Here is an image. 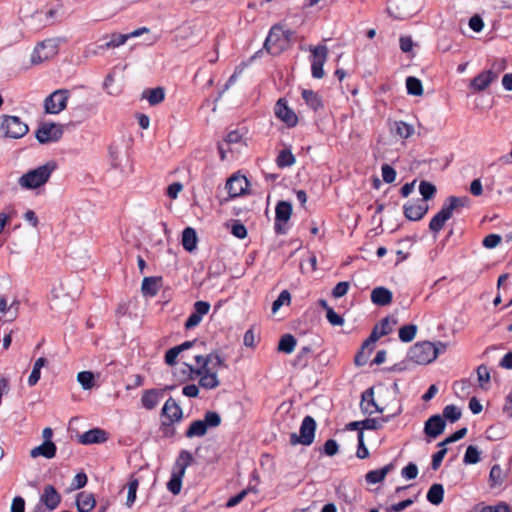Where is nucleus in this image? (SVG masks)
I'll use <instances>...</instances> for the list:
<instances>
[{
	"instance_id": "f257e3e1",
	"label": "nucleus",
	"mask_w": 512,
	"mask_h": 512,
	"mask_svg": "<svg viewBox=\"0 0 512 512\" xmlns=\"http://www.w3.org/2000/svg\"><path fill=\"white\" fill-rule=\"evenodd\" d=\"M197 367L187 365L189 379L199 378V386L206 390H212L220 385L218 379L219 370L225 366L224 360L218 353H210L206 356L195 355Z\"/></svg>"
},
{
	"instance_id": "f03ea898",
	"label": "nucleus",
	"mask_w": 512,
	"mask_h": 512,
	"mask_svg": "<svg viewBox=\"0 0 512 512\" xmlns=\"http://www.w3.org/2000/svg\"><path fill=\"white\" fill-rule=\"evenodd\" d=\"M57 169L55 161H48L35 169L29 170L18 179V184L26 190L37 189L45 185Z\"/></svg>"
},
{
	"instance_id": "7ed1b4c3",
	"label": "nucleus",
	"mask_w": 512,
	"mask_h": 512,
	"mask_svg": "<svg viewBox=\"0 0 512 512\" xmlns=\"http://www.w3.org/2000/svg\"><path fill=\"white\" fill-rule=\"evenodd\" d=\"M193 457L192 454L187 450H182L176 459L172 473L171 478L167 483V489L174 495H177L181 491L182 487V479L184 477L186 468L190 465L192 462Z\"/></svg>"
},
{
	"instance_id": "20e7f679",
	"label": "nucleus",
	"mask_w": 512,
	"mask_h": 512,
	"mask_svg": "<svg viewBox=\"0 0 512 512\" xmlns=\"http://www.w3.org/2000/svg\"><path fill=\"white\" fill-rule=\"evenodd\" d=\"M29 131L28 125L18 116L3 115L0 122V132L6 138L19 139Z\"/></svg>"
},
{
	"instance_id": "39448f33",
	"label": "nucleus",
	"mask_w": 512,
	"mask_h": 512,
	"mask_svg": "<svg viewBox=\"0 0 512 512\" xmlns=\"http://www.w3.org/2000/svg\"><path fill=\"white\" fill-rule=\"evenodd\" d=\"M221 424V417L215 411H208L201 420L193 421L185 432L187 438L202 437L209 428H216Z\"/></svg>"
},
{
	"instance_id": "423d86ee",
	"label": "nucleus",
	"mask_w": 512,
	"mask_h": 512,
	"mask_svg": "<svg viewBox=\"0 0 512 512\" xmlns=\"http://www.w3.org/2000/svg\"><path fill=\"white\" fill-rule=\"evenodd\" d=\"M264 48L271 55H278L287 48V37L283 27L275 25L270 29Z\"/></svg>"
},
{
	"instance_id": "0eeeda50",
	"label": "nucleus",
	"mask_w": 512,
	"mask_h": 512,
	"mask_svg": "<svg viewBox=\"0 0 512 512\" xmlns=\"http://www.w3.org/2000/svg\"><path fill=\"white\" fill-rule=\"evenodd\" d=\"M316 430V421L311 416H305L300 426V435L292 433L290 443L292 445L302 444L309 446L313 443Z\"/></svg>"
},
{
	"instance_id": "6e6552de",
	"label": "nucleus",
	"mask_w": 512,
	"mask_h": 512,
	"mask_svg": "<svg viewBox=\"0 0 512 512\" xmlns=\"http://www.w3.org/2000/svg\"><path fill=\"white\" fill-rule=\"evenodd\" d=\"M311 52V74L316 79H321L324 76L323 66L327 60L328 48L325 45L309 46Z\"/></svg>"
},
{
	"instance_id": "1a4fd4ad",
	"label": "nucleus",
	"mask_w": 512,
	"mask_h": 512,
	"mask_svg": "<svg viewBox=\"0 0 512 512\" xmlns=\"http://www.w3.org/2000/svg\"><path fill=\"white\" fill-rule=\"evenodd\" d=\"M59 50L58 41L56 39H46L36 45L31 55V61L34 64L53 58Z\"/></svg>"
},
{
	"instance_id": "9d476101",
	"label": "nucleus",
	"mask_w": 512,
	"mask_h": 512,
	"mask_svg": "<svg viewBox=\"0 0 512 512\" xmlns=\"http://www.w3.org/2000/svg\"><path fill=\"white\" fill-rule=\"evenodd\" d=\"M292 215V205L287 201H280L275 208L274 229L277 234L283 235L288 231V221Z\"/></svg>"
},
{
	"instance_id": "9b49d317",
	"label": "nucleus",
	"mask_w": 512,
	"mask_h": 512,
	"mask_svg": "<svg viewBox=\"0 0 512 512\" xmlns=\"http://www.w3.org/2000/svg\"><path fill=\"white\" fill-rule=\"evenodd\" d=\"M439 346L429 341L418 342V365H426L433 362L440 351L446 350V345L439 342Z\"/></svg>"
},
{
	"instance_id": "f8f14e48",
	"label": "nucleus",
	"mask_w": 512,
	"mask_h": 512,
	"mask_svg": "<svg viewBox=\"0 0 512 512\" xmlns=\"http://www.w3.org/2000/svg\"><path fill=\"white\" fill-rule=\"evenodd\" d=\"M63 135V127L56 123H43L36 131V139L41 144L58 141Z\"/></svg>"
},
{
	"instance_id": "ddd939ff",
	"label": "nucleus",
	"mask_w": 512,
	"mask_h": 512,
	"mask_svg": "<svg viewBox=\"0 0 512 512\" xmlns=\"http://www.w3.org/2000/svg\"><path fill=\"white\" fill-rule=\"evenodd\" d=\"M68 91L61 89L50 94L44 101L45 112L48 114H58L67 106Z\"/></svg>"
},
{
	"instance_id": "4468645a",
	"label": "nucleus",
	"mask_w": 512,
	"mask_h": 512,
	"mask_svg": "<svg viewBox=\"0 0 512 512\" xmlns=\"http://www.w3.org/2000/svg\"><path fill=\"white\" fill-rule=\"evenodd\" d=\"M413 0H391L387 11L391 17L403 20L412 15Z\"/></svg>"
},
{
	"instance_id": "2eb2a0df",
	"label": "nucleus",
	"mask_w": 512,
	"mask_h": 512,
	"mask_svg": "<svg viewBox=\"0 0 512 512\" xmlns=\"http://www.w3.org/2000/svg\"><path fill=\"white\" fill-rule=\"evenodd\" d=\"M497 78L498 72L491 69L484 70L470 81L469 88L473 93L482 92L486 90Z\"/></svg>"
},
{
	"instance_id": "dca6fc26",
	"label": "nucleus",
	"mask_w": 512,
	"mask_h": 512,
	"mask_svg": "<svg viewBox=\"0 0 512 512\" xmlns=\"http://www.w3.org/2000/svg\"><path fill=\"white\" fill-rule=\"evenodd\" d=\"M274 113L278 119L287 125V127H295L298 123L296 113L288 107L287 102L283 98H280L276 102Z\"/></svg>"
},
{
	"instance_id": "f3484780",
	"label": "nucleus",
	"mask_w": 512,
	"mask_h": 512,
	"mask_svg": "<svg viewBox=\"0 0 512 512\" xmlns=\"http://www.w3.org/2000/svg\"><path fill=\"white\" fill-rule=\"evenodd\" d=\"M193 308V312L185 322V328L188 330L200 324L203 317L209 312L210 304L206 301H196Z\"/></svg>"
},
{
	"instance_id": "a211bd4d",
	"label": "nucleus",
	"mask_w": 512,
	"mask_h": 512,
	"mask_svg": "<svg viewBox=\"0 0 512 512\" xmlns=\"http://www.w3.org/2000/svg\"><path fill=\"white\" fill-rule=\"evenodd\" d=\"M446 423L440 415L431 416L425 423L424 432L427 437L435 439L444 432Z\"/></svg>"
},
{
	"instance_id": "6ab92c4d",
	"label": "nucleus",
	"mask_w": 512,
	"mask_h": 512,
	"mask_svg": "<svg viewBox=\"0 0 512 512\" xmlns=\"http://www.w3.org/2000/svg\"><path fill=\"white\" fill-rule=\"evenodd\" d=\"M162 415L169 421V423L179 422L182 419V409L177 402L172 398H168L163 405Z\"/></svg>"
},
{
	"instance_id": "aec40b11",
	"label": "nucleus",
	"mask_w": 512,
	"mask_h": 512,
	"mask_svg": "<svg viewBox=\"0 0 512 512\" xmlns=\"http://www.w3.org/2000/svg\"><path fill=\"white\" fill-rule=\"evenodd\" d=\"M248 188V180L244 176H232L226 183V189L231 197L242 195Z\"/></svg>"
},
{
	"instance_id": "412c9836",
	"label": "nucleus",
	"mask_w": 512,
	"mask_h": 512,
	"mask_svg": "<svg viewBox=\"0 0 512 512\" xmlns=\"http://www.w3.org/2000/svg\"><path fill=\"white\" fill-rule=\"evenodd\" d=\"M61 501V495L56 491L54 486L47 485L43 489L40 502L50 511L57 508Z\"/></svg>"
},
{
	"instance_id": "4be33fe9",
	"label": "nucleus",
	"mask_w": 512,
	"mask_h": 512,
	"mask_svg": "<svg viewBox=\"0 0 512 512\" xmlns=\"http://www.w3.org/2000/svg\"><path fill=\"white\" fill-rule=\"evenodd\" d=\"M107 440V434L100 428L88 430L79 436V442L83 445L103 443Z\"/></svg>"
},
{
	"instance_id": "5701e85b",
	"label": "nucleus",
	"mask_w": 512,
	"mask_h": 512,
	"mask_svg": "<svg viewBox=\"0 0 512 512\" xmlns=\"http://www.w3.org/2000/svg\"><path fill=\"white\" fill-rule=\"evenodd\" d=\"M392 292L385 287H376L371 292V301L378 306H387L392 302Z\"/></svg>"
},
{
	"instance_id": "b1692460",
	"label": "nucleus",
	"mask_w": 512,
	"mask_h": 512,
	"mask_svg": "<svg viewBox=\"0 0 512 512\" xmlns=\"http://www.w3.org/2000/svg\"><path fill=\"white\" fill-rule=\"evenodd\" d=\"M56 450V445L52 441H44L41 445L34 447L30 451V456L32 458L43 456L47 459H51L55 456Z\"/></svg>"
},
{
	"instance_id": "393cba45",
	"label": "nucleus",
	"mask_w": 512,
	"mask_h": 512,
	"mask_svg": "<svg viewBox=\"0 0 512 512\" xmlns=\"http://www.w3.org/2000/svg\"><path fill=\"white\" fill-rule=\"evenodd\" d=\"M95 498L92 493L83 491L77 495L76 506L78 512H90L95 507Z\"/></svg>"
},
{
	"instance_id": "a878e982",
	"label": "nucleus",
	"mask_w": 512,
	"mask_h": 512,
	"mask_svg": "<svg viewBox=\"0 0 512 512\" xmlns=\"http://www.w3.org/2000/svg\"><path fill=\"white\" fill-rule=\"evenodd\" d=\"M452 217L448 209L442 206L441 210L431 219L429 228L432 232L438 233L445 225V222Z\"/></svg>"
},
{
	"instance_id": "bb28decb",
	"label": "nucleus",
	"mask_w": 512,
	"mask_h": 512,
	"mask_svg": "<svg viewBox=\"0 0 512 512\" xmlns=\"http://www.w3.org/2000/svg\"><path fill=\"white\" fill-rule=\"evenodd\" d=\"M161 278L145 277L142 281L141 291L146 297H154L157 295L160 288Z\"/></svg>"
},
{
	"instance_id": "cd10ccee",
	"label": "nucleus",
	"mask_w": 512,
	"mask_h": 512,
	"mask_svg": "<svg viewBox=\"0 0 512 512\" xmlns=\"http://www.w3.org/2000/svg\"><path fill=\"white\" fill-rule=\"evenodd\" d=\"M373 395H374L373 388L367 389L362 394L361 409L363 412H365L367 414H373L375 412L380 411L379 407L377 406V404L374 401Z\"/></svg>"
},
{
	"instance_id": "c85d7f7f",
	"label": "nucleus",
	"mask_w": 512,
	"mask_h": 512,
	"mask_svg": "<svg viewBox=\"0 0 512 512\" xmlns=\"http://www.w3.org/2000/svg\"><path fill=\"white\" fill-rule=\"evenodd\" d=\"M194 343L195 341H186L178 346L169 349L165 354V363L170 366L174 365L180 353L183 352L184 350L191 348L194 345Z\"/></svg>"
},
{
	"instance_id": "c756f323",
	"label": "nucleus",
	"mask_w": 512,
	"mask_h": 512,
	"mask_svg": "<svg viewBox=\"0 0 512 512\" xmlns=\"http://www.w3.org/2000/svg\"><path fill=\"white\" fill-rule=\"evenodd\" d=\"M160 392L156 389L146 390L141 397V404L148 410L154 409L160 401Z\"/></svg>"
},
{
	"instance_id": "7c9ffc66",
	"label": "nucleus",
	"mask_w": 512,
	"mask_h": 512,
	"mask_svg": "<svg viewBox=\"0 0 512 512\" xmlns=\"http://www.w3.org/2000/svg\"><path fill=\"white\" fill-rule=\"evenodd\" d=\"M393 468V464H387L380 469L369 471L365 475V479L369 484H377L381 482Z\"/></svg>"
},
{
	"instance_id": "2f4dec72",
	"label": "nucleus",
	"mask_w": 512,
	"mask_h": 512,
	"mask_svg": "<svg viewBox=\"0 0 512 512\" xmlns=\"http://www.w3.org/2000/svg\"><path fill=\"white\" fill-rule=\"evenodd\" d=\"M505 478L506 474L503 472L501 466L499 464L493 465L489 473V487L496 488L501 486L504 483Z\"/></svg>"
},
{
	"instance_id": "473e14b6",
	"label": "nucleus",
	"mask_w": 512,
	"mask_h": 512,
	"mask_svg": "<svg viewBox=\"0 0 512 512\" xmlns=\"http://www.w3.org/2000/svg\"><path fill=\"white\" fill-rule=\"evenodd\" d=\"M182 245L184 249L188 252H192L196 249L197 246V235L196 231L191 228L187 227L182 232Z\"/></svg>"
},
{
	"instance_id": "72a5a7b5",
	"label": "nucleus",
	"mask_w": 512,
	"mask_h": 512,
	"mask_svg": "<svg viewBox=\"0 0 512 512\" xmlns=\"http://www.w3.org/2000/svg\"><path fill=\"white\" fill-rule=\"evenodd\" d=\"M127 41L128 40L126 34L113 33L109 37H107V41L99 45L98 48L102 51L109 50L120 47L124 45Z\"/></svg>"
},
{
	"instance_id": "f704fd0d",
	"label": "nucleus",
	"mask_w": 512,
	"mask_h": 512,
	"mask_svg": "<svg viewBox=\"0 0 512 512\" xmlns=\"http://www.w3.org/2000/svg\"><path fill=\"white\" fill-rule=\"evenodd\" d=\"M301 94L305 103L314 111H317L323 107L321 97L313 90L304 89L302 90Z\"/></svg>"
},
{
	"instance_id": "c9c22d12",
	"label": "nucleus",
	"mask_w": 512,
	"mask_h": 512,
	"mask_svg": "<svg viewBox=\"0 0 512 512\" xmlns=\"http://www.w3.org/2000/svg\"><path fill=\"white\" fill-rule=\"evenodd\" d=\"M142 97L145 98L150 105H157L161 103L165 98L164 89L161 87L146 89L142 93Z\"/></svg>"
},
{
	"instance_id": "e433bc0d",
	"label": "nucleus",
	"mask_w": 512,
	"mask_h": 512,
	"mask_svg": "<svg viewBox=\"0 0 512 512\" xmlns=\"http://www.w3.org/2000/svg\"><path fill=\"white\" fill-rule=\"evenodd\" d=\"M470 199L467 196L456 197L450 196L447 198L446 202L443 204V207L448 209V211L453 215L454 211H457L459 208L468 206Z\"/></svg>"
},
{
	"instance_id": "4c0bfd02",
	"label": "nucleus",
	"mask_w": 512,
	"mask_h": 512,
	"mask_svg": "<svg viewBox=\"0 0 512 512\" xmlns=\"http://www.w3.org/2000/svg\"><path fill=\"white\" fill-rule=\"evenodd\" d=\"M427 500L433 505H439L444 498V488L442 484H433L427 493Z\"/></svg>"
},
{
	"instance_id": "58836bf2",
	"label": "nucleus",
	"mask_w": 512,
	"mask_h": 512,
	"mask_svg": "<svg viewBox=\"0 0 512 512\" xmlns=\"http://www.w3.org/2000/svg\"><path fill=\"white\" fill-rule=\"evenodd\" d=\"M418 191L422 196V200L427 202L435 197L437 188L431 182L422 180L418 185Z\"/></svg>"
},
{
	"instance_id": "ea45409f",
	"label": "nucleus",
	"mask_w": 512,
	"mask_h": 512,
	"mask_svg": "<svg viewBox=\"0 0 512 512\" xmlns=\"http://www.w3.org/2000/svg\"><path fill=\"white\" fill-rule=\"evenodd\" d=\"M296 344L297 341L293 335L285 334L281 337L279 341L278 351L283 352L285 354H291L294 351Z\"/></svg>"
},
{
	"instance_id": "a19ab883",
	"label": "nucleus",
	"mask_w": 512,
	"mask_h": 512,
	"mask_svg": "<svg viewBox=\"0 0 512 512\" xmlns=\"http://www.w3.org/2000/svg\"><path fill=\"white\" fill-rule=\"evenodd\" d=\"M279 168L290 167L295 163V156L290 149L281 150L276 159Z\"/></svg>"
},
{
	"instance_id": "79ce46f5",
	"label": "nucleus",
	"mask_w": 512,
	"mask_h": 512,
	"mask_svg": "<svg viewBox=\"0 0 512 512\" xmlns=\"http://www.w3.org/2000/svg\"><path fill=\"white\" fill-rule=\"evenodd\" d=\"M396 324L397 320L394 317L387 316L383 318L379 323H377L374 327L379 331V334L386 336L392 332Z\"/></svg>"
},
{
	"instance_id": "37998d69",
	"label": "nucleus",
	"mask_w": 512,
	"mask_h": 512,
	"mask_svg": "<svg viewBox=\"0 0 512 512\" xmlns=\"http://www.w3.org/2000/svg\"><path fill=\"white\" fill-rule=\"evenodd\" d=\"M77 381L84 390H90L95 385V377L91 371H82L77 375Z\"/></svg>"
},
{
	"instance_id": "c03bdc74",
	"label": "nucleus",
	"mask_w": 512,
	"mask_h": 512,
	"mask_svg": "<svg viewBox=\"0 0 512 512\" xmlns=\"http://www.w3.org/2000/svg\"><path fill=\"white\" fill-rule=\"evenodd\" d=\"M45 364H46V359L43 357H40L35 361L32 372L28 378L29 386H34L37 384V382L40 379V371L45 366Z\"/></svg>"
},
{
	"instance_id": "a18cd8bd",
	"label": "nucleus",
	"mask_w": 512,
	"mask_h": 512,
	"mask_svg": "<svg viewBox=\"0 0 512 512\" xmlns=\"http://www.w3.org/2000/svg\"><path fill=\"white\" fill-rule=\"evenodd\" d=\"M480 451L474 445H469L463 457V462L466 465L476 464L480 461Z\"/></svg>"
},
{
	"instance_id": "49530a36",
	"label": "nucleus",
	"mask_w": 512,
	"mask_h": 512,
	"mask_svg": "<svg viewBox=\"0 0 512 512\" xmlns=\"http://www.w3.org/2000/svg\"><path fill=\"white\" fill-rule=\"evenodd\" d=\"M415 336L416 325L410 324L399 329V339L404 343L411 342Z\"/></svg>"
},
{
	"instance_id": "de8ad7c7",
	"label": "nucleus",
	"mask_w": 512,
	"mask_h": 512,
	"mask_svg": "<svg viewBox=\"0 0 512 512\" xmlns=\"http://www.w3.org/2000/svg\"><path fill=\"white\" fill-rule=\"evenodd\" d=\"M139 486V481L136 478H131L127 485V507H131L136 500V492Z\"/></svg>"
},
{
	"instance_id": "09e8293b",
	"label": "nucleus",
	"mask_w": 512,
	"mask_h": 512,
	"mask_svg": "<svg viewBox=\"0 0 512 512\" xmlns=\"http://www.w3.org/2000/svg\"><path fill=\"white\" fill-rule=\"evenodd\" d=\"M443 417L450 422H456L461 417V410L455 405H447L443 409Z\"/></svg>"
},
{
	"instance_id": "8fccbe9b",
	"label": "nucleus",
	"mask_w": 512,
	"mask_h": 512,
	"mask_svg": "<svg viewBox=\"0 0 512 512\" xmlns=\"http://www.w3.org/2000/svg\"><path fill=\"white\" fill-rule=\"evenodd\" d=\"M438 447L440 449L432 455L431 468L434 471H437L440 468L442 461L448 451L446 446H438Z\"/></svg>"
},
{
	"instance_id": "3c124183",
	"label": "nucleus",
	"mask_w": 512,
	"mask_h": 512,
	"mask_svg": "<svg viewBox=\"0 0 512 512\" xmlns=\"http://www.w3.org/2000/svg\"><path fill=\"white\" fill-rule=\"evenodd\" d=\"M291 301V295L287 290H283L278 298L272 304V312L276 313L283 305H288Z\"/></svg>"
},
{
	"instance_id": "603ef678",
	"label": "nucleus",
	"mask_w": 512,
	"mask_h": 512,
	"mask_svg": "<svg viewBox=\"0 0 512 512\" xmlns=\"http://www.w3.org/2000/svg\"><path fill=\"white\" fill-rule=\"evenodd\" d=\"M467 434V428H461L455 431L452 435L445 438L443 441L439 442L437 446H447L450 443L456 442Z\"/></svg>"
},
{
	"instance_id": "864d4df0",
	"label": "nucleus",
	"mask_w": 512,
	"mask_h": 512,
	"mask_svg": "<svg viewBox=\"0 0 512 512\" xmlns=\"http://www.w3.org/2000/svg\"><path fill=\"white\" fill-rule=\"evenodd\" d=\"M477 377L481 388H485V385L490 382V372L485 365H480L477 368Z\"/></svg>"
},
{
	"instance_id": "5fc2aeb1",
	"label": "nucleus",
	"mask_w": 512,
	"mask_h": 512,
	"mask_svg": "<svg viewBox=\"0 0 512 512\" xmlns=\"http://www.w3.org/2000/svg\"><path fill=\"white\" fill-rule=\"evenodd\" d=\"M395 129L396 133L403 138H407L413 133V126L402 121L395 123Z\"/></svg>"
},
{
	"instance_id": "6e6d98bb",
	"label": "nucleus",
	"mask_w": 512,
	"mask_h": 512,
	"mask_svg": "<svg viewBox=\"0 0 512 512\" xmlns=\"http://www.w3.org/2000/svg\"><path fill=\"white\" fill-rule=\"evenodd\" d=\"M350 287V283L347 281H342L336 284V286L332 290V295L334 298H340L347 294Z\"/></svg>"
},
{
	"instance_id": "4d7b16f0",
	"label": "nucleus",
	"mask_w": 512,
	"mask_h": 512,
	"mask_svg": "<svg viewBox=\"0 0 512 512\" xmlns=\"http://www.w3.org/2000/svg\"><path fill=\"white\" fill-rule=\"evenodd\" d=\"M231 233L238 239H244L247 236V229L242 223L235 221L232 224Z\"/></svg>"
},
{
	"instance_id": "13d9d810",
	"label": "nucleus",
	"mask_w": 512,
	"mask_h": 512,
	"mask_svg": "<svg viewBox=\"0 0 512 512\" xmlns=\"http://www.w3.org/2000/svg\"><path fill=\"white\" fill-rule=\"evenodd\" d=\"M501 242V236L498 234H489L487 235L483 241L482 244L485 248L492 249L498 246Z\"/></svg>"
},
{
	"instance_id": "bf43d9fd",
	"label": "nucleus",
	"mask_w": 512,
	"mask_h": 512,
	"mask_svg": "<svg viewBox=\"0 0 512 512\" xmlns=\"http://www.w3.org/2000/svg\"><path fill=\"white\" fill-rule=\"evenodd\" d=\"M382 178L386 183H392L396 178L395 170L388 164H384L381 168Z\"/></svg>"
},
{
	"instance_id": "052dcab7",
	"label": "nucleus",
	"mask_w": 512,
	"mask_h": 512,
	"mask_svg": "<svg viewBox=\"0 0 512 512\" xmlns=\"http://www.w3.org/2000/svg\"><path fill=\"white\" fill-rule=\"evenodd\" d=\"M326 318L328 322L333 326H342L344 324L343 317L337 314L333 309H328V313H326Z\"/></svg>"
},
{
	"instance_id": "680f3d73",
	"label": "nucleus",
	"mask_w": 512,
	"mask_h": 512,
	"mask_svg": "<svg viewBox=\"0 0 512 512\" xmlns=\"http://www.w3.org/2000/svg\"><path fill=\"white\" fill-rule=\"evenodd\" d=\"M383 421L376 418H367L361 421V426L363 429L367 430H376L382 426Z\"/></svg>"
},
{
	"instance_id": "e2e57ef3",
	"label": "nucleus",
	"mask_w": 512,
	"mask_h": 512,
	"mask_svg": "<svg viewBox=\"0 0 512 512\" xmlns=\"http://www.w3.org/2000/svg\"><path fill=\"white\" fill-rule=\"evenodd\" d=\"M323 451L327 456H334L339 451V445L333 439H329L325 442Z\"/></svg>"
},
{
	"instance_id": "0e129e2a",
	"label": "nucleus",
	"mask_w": 512,
	"mask_h": 512,
	"mask_svg": "<svg viewBox=\"0 0 512 512\" xmlns=\"http://www.w3.org/2000/svg\"><path fill=\"white\" fill-rule=\"evenodd\" d=\"M369 455L368 449L364 444L363 432L360 431L358 433V449H357V457L360 459H364Z\"/></svg>"
},
{
	"instance_id": "69168bd1",
	"label": "nucleus",
	"mask_w": 512,
	"mask_h": 512,
	"mask_svg": "<svg viewBox=\"0 0 512 512\" xmlns=\"http://www.w3.org/2000/svg\"><path fill=\"white\" fill-rule=\"evenodd\" d=\"M469 27L475 32H480L484 27V22L479 15H474L469 20Z\"/></svg>"
},
{
	"instance_id": "338daca9",
	"label": "nucleus",
	"mask_w": 512,
	"mask_h": 512,
	"mask_svg": "<svg viewBox=\"0 0 512 512\" xmlns=\"http://www.w3.org/2000/svg\"><path fill=\"white\" fill-rule=\"evenodd\" d=\"M182 189H183V185L181 183L174 182L167 187V195L171 199H176Z\"/></svg>"
},
{
	"instance_id": "774afa93",
	"label": "nucleus",
	"mask_w": 512,
	"mask_h": 512,
	"mask_svg": "<svg viewBox=\"0 0 512 512\" xmlns=\"http://www.w3.org/2000/svg\"><path fill=\"white\" fill-rule=\"evenodd\" d=\"M11 512H25V501L21 496H16L11 504Z\"/></svg>"
}]
</instances>
